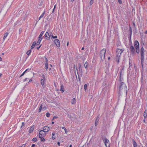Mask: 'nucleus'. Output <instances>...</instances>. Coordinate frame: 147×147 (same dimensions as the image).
Instances as JSON below:
<instances>
[{"label":"nucleus","mask_w":147,"mask_h":147,"mask_svg":"<svg viewBox=\"0 0 147 147\" xmlns=\"http://www.w3.org/2000/svg\"><path fill=\"white\" fill-rule=\"evenodd\" d=\"M60 90L62 92H63L64 90V87L63 85H61V86Z\"/></svg>","instance_id":"obj_20"},{"label":"nucleus","mask_w":147,"mask_h":147,"mask_svg":"<svg viewBox=\"0 0 147 147\" xmlns=\"http://www.w3.org/2000/svg\"><path fill=\"white\" fill-rule=\"evenodd\" d=\"M119 91L121 92H124L125 93L127 92V86L124 83L121 82L119 86Z\"/></svg>","instance_id":"obj_1"},{"label":"nucleus","mask_w":147,"mask_h":147,"mask_svg":"<svg viewBox=\"0 0 147 147\" xmlns=\"http://www.w3.org/2000/svg\"><path fill=\"white\" fill-rule=\"evenodd\" d=\"M124 50L123 49H117L116 51V53H117V56H120L121 53L123 52Z\"/></svg>","instance_id":"obj_5"},{"label":"nucleus","mask_w":147,"mask_h":147,"mask_svg":"<svg viewBox=\"0 0 147 147\" xmlns=\"http://www.w3.org/2000/svg\"><path fill=\"white\" fill-rule=\"evenodd\" d=\"M130 49H131V52L132 53H134L135 52V49L134 47L133 46H131L130 47Z\"/></svg>","instance_id":"obj_15"},{"label":"nucleus","mask_w":147,"mask_h":147,"mask_svg":"<svg viewBox=\"0 0 147 147\" xmlns=\"http://www.w3.org/2000/svg\"><path fill=\"white\" fill-rule=\"evenodd\" d=\"M25 146H26V144H23L22 145V146H20L18 147H25Z\"/></svg>","instance_id":"obj_40"},{"label":"nucleus","mask_w":147,"mask_h":147,"mask_svg":"<svg viewBox=\"0 0 147 147\" xmlns=\"http://www.w3.org/2000/svg\"><path fill=\"white\" fill-rule=\"evenodd\" d=\"M57 36H53V35H52V38H57Z\"/></svg>","instance_id":"obj_36"},{"label":"nucleus","mask_w":147,"mask_h":147,"mask_svg":"<svg viewBox=\"0 0 147 147\" xmlns=\"http://www.w3.org/2000/svg\"><path fill=\"white\" fill-rule=\"evenodd\" d=\"M129 30L130 31V34H131L132 33V30L131 27H129Z\"/></svg>","instance_id":"obj_37"},{"label":"nucleus","mask_w":147,"mask_h":147,"mask_svg":"<svg viewBox=\"0 0 147 147\" xmlns=\"http://www.w3.org/2000/svg\"><path fill=\"white\" fill-rule=\"evenodd\" d=\"M84 66L85 68H87L88 67V63L86 62L84 64Z\"/></svg>","instance_id":"obj_30"},{"label":"nucleus","mask_w":147,"mask_h":147,"mask_svg":"<svg viewBox=\"0 0 147 147\" xmlns=\"http://www.w3.org/2000/svg\"><path fill=\"white\" fill-rule=\"evenodd\" d=\"M57 144L59 146L60 145V142H58Z\"/></svg>","instance_id":"obj_57"},{"label":"nucleus","mask_w":147,"mask_h":147,"mask_svg":"<svg viewBox=\"0 0 147 147\" xmlns=\"http://www.w3.org/2000/svg\"><path fill=\"white\" fill-rule=\"evenodd\" d=\"M42 38H41V39L39 38L38 40L37 43H36V45H38L40 43V42L42 40Z\"/></svg>","instance_id":"obj_23"},{"label":"nucleus","mask_w":147,"mask_h":147,"mask_svg":"<svg viewBox=\"0 0 147 147\" xmlns=\"http://www.w3.org/2000/svg\"><path fill=\"white\" fill-rule=\"evenodd\" d=\"M93 0H91L90 1V5H92L93 3Z\"/></svg>","instance_id":"obj_38"},{"label":"nucleus","mask_w":147,"mask_h":147,"mask_svg":"<svg viewBox=\"0 0 147 147\" xmlns=\"http://www.w3.org/2000/svg\"><path fill=\"white\" fill-rule=\"evenodd\" d=\"M50 128L49 127L47 126H45L43 127V129L42 130L45 133V132H48Z\"/></svg>","instance_id":"obj_8"},{"label":"nucleus","mask_w":147,"mask_h":147,"mask_svg":"<svg viewBox=\"0 0 147 147\" xmlns=\"http://www.w3.org/2000/svg\"><path fill=\"white\" fill-rule=\"evenodd\" d=\"M42 105H41L39 107V109L38 110L39 112H41V110H42Z\"/></svg>","instance_id":"obj_34"},{"label":"nucleus","mask_w":147,"mask_h":147,"mask_svg":"<svg viewBox=\"0 0 147 147\" xmlns=\"http://www.w3.org/2000/svg\"><path fill=\"white\" fill-rule=\"evenodd\" d=\"M45 14V11H44L43 13L40 16V18H42L43 17Z\"/></svg>","instance_id":"obj_33"},{"label":"nucleus","mask_w":147,"mask_h":147,"mask_svg":"<svg viewBox=\"0 0 147 147\" xmlns=\"http://www.w3.org/2000/svg\"><path fill=\"white\" fill-rule=\"evenodd\" d=\"M44 31H42L41 32L40 34L39 35V36H38V38L40 39H41V38H42V35L44 33Z\"/></svg>","instance_id":"obj_16"},{"label":"nucleus","mask_w":147,"mask_h":147,"mask_svg":"<svg viewBox=\"0 0 147 147\" xmlns=\"http://www.w3.org/2000/svg\"><path fill=\"white\" fill-rule=\"evenodd\" d=\"M110 59V57H109L108 58V60H109Z\"/></svg>","instance_id":"obj_61"},{"label":"nucleus","mask_w":147,"mask_h":147,"mask_svg":"<svg viewBox=\"0 0 147 147\" xmlns=\"http://www.w3.org/2000/svg\"><path fill=\"white\" fill-rule=\"evenodd\" d=\"M106 53V49H103L101 51H100V55L101 59H104L105 58V56Z\"/></svg>","instance_id":"obj_3"},{"label":"nucleus","mask_w":147,"mask_h":147,"mask_svg":"<svg viewBox=\"0 0 147 147\" xmlns=\"http://www.w3.org/2000/svg\"><path fill=\"white\" fill-rule=\"evenodd\" d=\"M45 36L46 37V39L47 40H49L50 39V36L49 34L47 32L45 34Z\"/></svg>","instance_id":"obj_10"},{"label":"nucleus","mask_w":147,"mask_h":147,"mask_svg":"<svg viewBox=\"0 0 147 147\" xmlns=\"http://www.w3.org/2000/svg\"><path fill=\"white\" fill-rule=\"evenodd\" d=\"M55 7H56V5H55L54 6V9H55Z\"/></svg>","instance_id":"obj_58"},{"label":"nucleus","mask_w":147,"mask_h":147,"mask_svg":"<svg viewBox=\"0 0 147 147\" xmlns=\"http://www.w3.org/2000/svg\"><path fill=\"white\" fill-rule=\"evenodd\" d=\"M41 45H40L39 47H37V50H38L39 49L40 47H41Z\"/></svg>","instance_id":"obj_44"},{"label":"nucleus","mask_w":147,"mask_h":147,"mask_svg":"<svg viewBox=\"0 0 147 147\" xmlns=\"http://www.w3.org/2000/svg\"><path fill=\"white\" fill-rule=\"evenodd\" d=\"M134 46L135 48L136 49V52L138 53L139 52V43L136 40L134 42Z\"/></svg>","instance_id":"obj_2"},{"label":"nucleus","mask_w":147,"mask_h":147,"mask_svg":"<svg viewBox=\"0 0 147 147\" xmlns=\"http://www.w3.org/2000/svg\"><path fill=\"white\" fill-rule=\"evenodd\" d=\"M2 75V74L1 73H0V78L1 77Z\"/></svg>","instance_id":"obj_55"},{"label":"nucleus","mask_w":147,"mask_h":147,"mask_svg":"<svg viewBox=\"0 0 147 147\" xmlns=\"http://www.w3.org/2000/svg\"><path fill=\"white\" fill-rule=\"evenodd\" d=\"M87 85L86 84H85L84 86V89L86 91L87 89Z\"/></svg>","instance_id":"obj_31"},{"label":"nucleus","mask_w":147,"mask_h":147,"mask_svg":"<svg viewBox=\"0 0 147 147\" xmlns=\"http://www.w3.org/2000/svg\"><path fill=\"white\" fill-rule=\"evenodd\" d=\"M103 141L106 147H109L110 146V144L108 139L105 138L104 139Z\"/></svg>","instance_id":"obj_4"},{"label":"nucleus","mask_w":147,"mask_h":147,"mask_svg":"<svg viewBox=\"0 0 147 147\" xmlns=\"http://www.w3.org/2000/svg\"><path fill=\"white\" fill-rule=\"evenodd\" d=\"M32 81V80L31 79H30L29 80L28 82H31Z\"/></svg>","instance_id":"obj_50"},{"label":"nucleus","mask_w":147,"mask_h":147,"mask_svg":"<svg viewBox=\"0 0 147 147\" xmlns=\"http://www.w3.org/2000/svg\"><path fill=\"white\" fill-rule=\"evenodd\" d=\"M84 49V47H82V50H83Z\"/></svg>","instance_id":"obj_60"},{"label":"nucleus","mask_w":147,"mask_h":147,"mask_svg":"<svg viewBox=\"0 0 147 147\" xmlns=\"http://www.w3.org/2000/svg\"><path fill=\"white\" fill-rule=\"evenodd\" d=\"M55 134V133L54 132L52 134V139L53 140H54L55 138L54 137Z\"/></svg>","instance_id":"obj_25"},{"label":"nucleus","mask_w":147,"mask_h":147,"mask_svg":"<svg viewBox=\"0 0 147 147\" xmlns=\"http://www.w3.org/2000/svg\"><path fill=\"white\" fill-rule=\"evenodd\" d=\"M68 45H69V42H68L67 43V46H68Z\"/></svg>","instance_id":"obj_59"},{"label":"nucleus","mask_w":147,"mask_h":147,"mask_svg":"<svg viewBox=\"0 0 147 147\" xmlns=\"http://www.w3.org/2000/svg\"><path fill=\"white\" fill-rule=\"evenodd\" d=\"M133 24L134 26H135V24L134 23H133Z\"/></svg>","instance_id":"obj_62"},{"label":"nucleus","mask_w":147,"mask_h":147,"mask_svg":"<svg viewBox=\"0 0 147 147\" xmlns=\"http://www.w3.org/2000/svg\"><path fill=\"white\" fill-rule=\"evenodd\" d=\"M47 109V108L45 107H44L43 108H42V109L43 110H45V109Z\"/></svg>","instance_id":"obj_42"},{"label":"nucleus","mask_w":147,"mask_h":147,"mask_svg":"<svg viewBox=\"0 0 147 147\" xmlns=\"http://www.w3.org/2000/svg\"><path fill=\"white\" fill-rule=\"evenodd\" d=\"M57 118V117H56V116H54L53 117V120L54 119H56Z\"/></svg>","instance_id":"obj_46"},{"label":"nucleus","mask_w":147,"mask_h":147,"mask_svg":"<svg viewBox=\"0 0 147 147\" xmlns=\"http://www.w3.org/2000/svg\"><path fill=\"white\" fill-rule=\"evenodd\" d=\"M99 117H97V118H96V121H95V125L96 126H97L98 124V121H99Z\"/></svg>","instance_id":"obj_13"},{"label":"nucleus","mask_w":147,"mask_h":147,"mask_svg":"<svg viewBox=\"0 0 147 147\" xmlns=\"http://www.w3.org/2000/svg\"><path fill=\"white\" fill-rule=\"evenodd\" d=\"M8 35V33L7 32L5 34L3 37V41L6 38Z\"/></svg>","instance_id":"obj_19"},{"label":"nucleus","mask_w":147,"mask_h":147,"mask_svg":"<svg viewBox=\"0 0 147 147\" xmlns=\"http://www.w3.org/2000/svg\"><path fill=\"white\" fill-rule=\"evenodd\" d=\"M50 114L49 113H47L46 114V116L47 117H49L50 116Z\"/></svg>","instance_id":"obj_32"},{"label":"nucleus","mask_w":147,"mask_h":147,"mask_svg":"<svg viewBox=\"0 0 147 147\" xmlns=\"http://www.w3.org/2000/svg\"><path fill=\"white\" fill-rule=\"evenodd\" d=\"M45 137H39V138L40 139L41 141L42 142H44L45 141V139L44 138Z\"/></svg>","instance_id":"obj_24"},{"label":"nucleus","mask_w":147,"mask_h":147,"mask_svg":"<svg viewBox=\"0 0 147 147\" xmlns=\"http://www.w3.org/2000/svg\"><path fill=\"white\" fill-rule=\"evenodd\" d=\"M53 34H52V33H50V36H51V37H52V36L53 35H52Z\"/></svg>","instance_id":"obj_47"},{"label":"nucleus","mask_w":147,"mask_h":147,"mask_svg":"<svg viewBox=\"0 0 147 147\" xmlns=\"http://www.w3.org/2000/svg\"><path fill=\"white\" fill-rule=\"evenodd\" d=\"M133 144L134 145V147H137V144L136 142H135L134 140H133Z\"/></svg>","instance_id":"obj_22"},{"label":"nucleus","mask_w":147,"mask_h":147,"mask_svg":"<svg viewBox=\"0 0 147 147\" xmlns=\"http://www.w3.org/2000/svg\"><path fill=\"white\" fill-rule=\"evenodd\" d=\"M140 52L141 55H144V48L143 47L141 48Z\"/></svg>","instance_id":"obj_12"},{"label":"nucleus","mask_w":147,"mask_h":147,"mask_svg":"<svg viewBox=\"0 0 147 147\" xmlns=\"http://www.w3.org/2000/svg\"><path fill=\"white\" fill-rule=\"evenodd\" d=\"M31 50H29L27 52H26V54H27V55L28 56H29L30 54L31 53Z\"/></svg>","instance_id":"obj_28"},{"label":"nucleus","mask_w":147,"mask_h":147,"mask_svg":"<svg viewBox=\"0 0 147 147\" xmlns=\"http://www.w3.org/2000/svg\"><path fill=\"white\" fill-rule=\"evenodd\" d=\"M27 78H26L24 80V81L25 82L27 80Z\"/></svg>","instance_id":"obj_52"},{"label":"nucleus","mask_w":147,"mask_h":147,"mask_svg":"<svg viewBox=\"0 0 147 147\" xmlns=\"http://www.w3.org/2000/svg\"><path fill=\"white\" fill-rule=\"evenodd\" d=\"M36 43L35 42H34L33 44H32V45L31 47V49H33L35 45H36Z\"/></svg>","instance_id":"obj_21"},{"label":"nucleus","mask_w":147,"mask_h":147,"mask_svg":"<svg viewBox=\"0 0 147 147\" xmlns=\"http://www.w3.org/2000/svg\"><path fill=\"white\" fill-rule=\"evenodd\" d=\"M55 9H54V8H53V11H52V13H53L54 11L55 10Z\"/></svg>","instance_id":"obj_56"},{"label":"nucleus","mask_w":147,"mask_h":147,"mask_svg":"<svg viewBox=\"0 0 147 147\" xmlns=\"http://www.w3.org/2000/svg\"><path fill=\"white\" fill-rule=\"evenodd\" d=\"M45 69L46 70L48 69V63H45Z\"/></svg>","instance_id":"obj_26"},{"label":"nucleus","mask_w":147,"mask_h":147,"mask_svg":"<svg viewBox=\"0 0 147 147\" xmlns=\"http://www.w3.org/2000/svg\"><path fill=\"white\" fill-rule=\"evenodd\" d=\"M34 125H33L32 126V127H30V129L29 130V133H31L32 132L33 130L34 129Z\"/></svg>","instance_id":"obj_14"},{"label":"nucleus","mask_w":147,"mask_h":147,"mask_svg":"<svg viewBox=\"0 0 147 147\" xmlns=\"http://www.w3.org/2000/svg\"><path fill=\"white\" fill-rule=\"evenodd\" d=\"M54 123V122L53 121L52 122V124H53Z\"/></svg>","instance_id":"obj_64"},{"label":"nucleus","mask_w":147,"mask_h":147,"mask_svg":"<svg viewBox=\"0 0 147 147\" xmlns=\"http://www.w3.org/2000/svg\"><path fill=\"white\" fill-rule=\"evenodd\" d=\"M65 133L66 134L67 133V130L66 129L65 130Z\"/></svg>","instance_id":"obj_53"},{"label":"nucleus","mask_w":147,"mask_h":147,"mask_svg":"<svg viewBox=\"0 0 147 147\" xmlns=\"http://www.w3.org/2000/svg\"><path fill=\"white\" fill-rule=\"evenodd\" d=\"M45 63H48V60L47 59L46 57H45Z\"/></svg>","instance_id":"obj_39"},{"label":"nucleus","mask_w":147,"mask_h":147,"mask_svg":"<svg viewBox=\"0 0 147 147\" xmlns=\"http://www.w3.org/2000/svg\"><path fill=\"white\" fill-rule=\"evenodd\" d=\"M144 116L146 118L147 117V111L145 110L144 112Z\"/></svg>","instance_id":"obj_17"},{"label":"nucleus","mask_w":147,"mask_h":147,"mask_svg":"<svg viewBox=\"0 0 147 147\" xmlns=\"http://www.w3.org/2000/svg\"><path fill=\"white\" fill-rule=\"evenodd\" d=\"M54 42L57 47H60V42L58 39H56L55 40Z\"/></svg>","instance_id":"obj_9"},{"label":"nucleus","mask_w":147,"mask_h":147,"mask_svg":"<svg viewBox=\"0 0 147 147\" xmlns=\"http://www.w3.org/2000/svg\"><path fill=\"white\" fill-rule=\"evenodd\" d=\"M35 146V145L34 144H33L32 146L31 147H34Z\"/></svg>","instance_id":"obj_49"},{"label":"nucleus","mask_w":147,"mask_h":147,"mask_svg":"<svg viewBox=\"0 0 147 147\" xmlns=\"http://www.w3.org/2000/svg\"><path fill=\"white\" fill-rule=\"evenodd\" d=\"M24 125V122H22V125L21 126V127L22 126H23Z\"/></svg>","instance_id":"obj_48"},{"label":"nucleus","mask_w":147,"mask_h":147,"mask_svg":"<svg viewBox=\"0 0 147 147\" xmlns=\"http://www.w3.org/2000/svg\"><path fill=\"white\" fill-rule=\"evenodd\" d=\"M121 75H122L121 72L120 76V81H122V80H121Z\"/></svg>","instance_id":"obj_45"},{"label":"nucleus","mask_w":147,"mask_h":147,"mask_svg":"<svg viewBox=\"0 0 147 147\" xmlns=\"http://www.w3.org/2000/svg\"><path fill=\"white\" fill-rule=\"evenodd\" d=\"M42 77L43 79H41L40 80L42 86H43L44 85L45 81V76L43 74Z\"/></svg>","instance_id":"obj_7"},{"label":"nucleus","mask_w":147,"mask_h":147,"mask_svg":"<svg viewBox=\"0 0 147 147\" xmlns=\"http://www.w3.org/2000/svg\"><path fill=\"white\" fill-rule=\"evenodd\" d=\"M37 140V139L36 138H33V139H32V141H34V142H36Z\"/></svg>","instance_id":"obj_35"},{"label":"nucleus","mask_w":147,"mask_h":147,"mask_svg":"<svg viewBox=\"0 0 147 147\" xmlns=\"http://www.w3.org/2000/svg\"><path fill=\"white\" fill-rule=\"evenodd\" d=\"M28 70V69H26L20 76V77H22L25 74V73L27 71V70Z\"/></svg>","instance_id":"obj_29"},{"label":"nucleus","mask_w":147,"mask_h":147,"mask_svg":"<svg viewBox=\"0 0 147 147\" xmlns=\"http://www.w3.org/2000/svg\"><path fill=\"white\" fill-rule=\"evenodd\" d=\"M129 68H130V66H132V64H131L130 63V62H129Z\"/></svg>","instance_id":"obj_43"},{"label":"nucleus","mask_w":147,"mask_h":147,"mask_svg":"<svg viewBox=\"0 0 147 147\" xmlns=\"http://www.w3.org/2000/svg\"><path fill=\"white\" fill-rule=\"evenodd\" d=\"M120 56H117V55L116 57V61L119 63V57Z\"/></svg>","instance_id":"obj_27"},{"label":"nucleus","mask_w":147,"mask_h":147,"mask_svg":"<svg viewBox=\"0 0 147 147\" xmlns=\"http://www.w3.org/2000/svg\"><path fill=\"white\" fill-rule=\"evenodd\" d=\"M69 147H72V145H70L69 146Z\"/></svg>","instance_id":"obj_63"},{"label":"nucleus","mask_w":147,"mask_h":147,"mask_svg":"<svg viewBox=\"0 0 147 147\" xmlns=\"http://www.w3.org/2000/svg\"><path fill=\"white\" fill-rule=\"evenodd\" d=\"M118 1L119 4H121L122 3V1L121 0H118Z\"/></svg>","instance_id":"obj_41"},{"label":"nucleus","mask_w":147,"mask_h":147,"mask_svg":"<svg viewBox=\"0 0 147 147\" xmlns=\"http://www.w3.org/2000/svg\"><path fill=\"white\" fill-rule=\"evenodd\" d=\"M46 135L45 133L42 130L40 131L39 134V137H45Z\"/></svg>","instance_id":"obj_6"},{"label":"nucleus","mask_w":147,"mask_h":147,"mask_svg":"<svg viewBox=\"0 0 147 147\" xmlns=\"http://www.w3.org/2000/svg\"><path fill=\"white\" fill-rule=\"evenodd\" d=\"M144 55H141V64L142 67H143V63L144 61Z\"/></svg>","instance_id":"obj_11"},{"label":"nucleus","mask_w":147,"mask_h":147,"mask_svg":"<svg viewBox=\"0 0 147 147\" xmlns=\"http://www.w3.org/2000/svg\"><path fill=\"white\" fill-rule=\"evenodd\" d=\"M76 99L75 98H74L71 101V103L72 104H74L76 103Z\"/></svg>","instance_id":"obj_18"},{"label":"nucleus","mask_w":147,"mask_h":147,"mask_svg":"<svg viewBox=\"0 0 147 147\" xmlns=\"http://www.w3.org/2000/svg\"><path fill=\"white\" fill-rule=\"evenodd\" d=\"M2 60V59L1 57H0V61H1Z\"/></svg>","instance_id":"obj_54"},{"label":"nucleus","mask_w":147,"mask_h":147,"mask_svg":"<svg viewBox=\"0 0 147 147\" xmlns=\"http://www.w3.org/2000/svg\"><path fill=\"white\" fill-rule=\"evenodd\" d=\"M62 129H64V130L66 129V128L64 127H62Z\"/></svg>","instance_id":"obj_51"}]
</instances>
